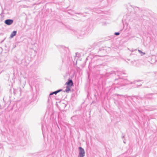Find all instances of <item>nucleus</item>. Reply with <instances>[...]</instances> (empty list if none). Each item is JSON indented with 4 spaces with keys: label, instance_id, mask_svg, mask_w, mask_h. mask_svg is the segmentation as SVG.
<instances>
[{
    "label": "nucleus",
    "instance_id": "nucleus-1",
    "mask_svg": "<svg viewBox=\"0 0 157 157\" xmlns=\"http://www.w3.org/2000/svg\"><path fill=\"white\" fill-rule=\"evenodd\" d=\"M79 149L78 157H84L85 155V151L84 149L81 147H79Z\"/></svg>",
    "mask_w": 157,
    "mask_h": 157
},
{
    "label": "nucleus",
    "instance_id": "nucleus-2",
    "mask_svg": "<svg viewBox=\"0 0 157 157\" xmlns=\"http://www.w3.org/2000/svg\"><path fill=\"white\" fill-rule=\"evenodd\" d=\"M13 22V20L12 19H7L5 21V23L8 25L12 24Z\"/></svg>",
    "mask_w": 157,
    "mask_h": 157
},
{
    "label": "nucleus",
    "instance_id": "nucleus-3",
    "mask_svg": "<svg viewBox=\"0 0 157 157\" xmlns=\"http://www.w3.org/2000/svg\"><path fill=\"white\" fill-rule=\"evenodd\" d=\"M67 86H71L73 85V83L72 80H69L66 83Z\"/></svg>",
    "mask_w": 157,
    "mask_h": 157
},
{
    "label": "nucleus",
    "instance_id": "nucleus-4",
    "mask_svg": "<svg viewBox=\"0 0 157 157\" xmlns=\"http://www.w3.org/2000/svg\"><path fill=\"white\" fill-rule=\"evenodd\" d=\"M17 33V31H13L11 34L10 37L11 38H13L14 36H16Z\"/></svg>",
    "mask_w": 157,
    "mask_h": 157
},
{
    "label": "nucleus",
    "instance_id": "nucleus-5",
    "mask_svg": "<svg viewBox=\"0 0 157 157\" xmlns=\"http://www.w3.org/2000/svg\"><path fill=\"white\" fill-rule=\"evenodd\" d=\"M62 90H57V91H55L53 92L50 94L49 95L51 96V95H52L53 94H56L57 93H59V92L61 91Z\"/></svg>",
    "mask_w": 157,
    "mask_h": 157
},
{
    "label": "nucleus",
    "instance_id": "nucleus-6",
    "mask_svg": "<svg viewBox=\"0 0 157 157\" xmlns=\"http://www.w3.org/2000/svg\"><path fill=\"white\" fill-rule=\"evenodd\" d=\"M71 86H67L66 87L65 91L66 92H68L69 91L71 90Z\"/></svg>",
    "mask_w": 157,
    "mask_h": 157
},
{
    "label": "nucleus",
    "instance_id": "nucleus-7",
    "mask_svg": "<svg viewBox=\"0 0 157 157\" xmlns=\"http://www.w3.org/2000/svg\"><path fill=\"white\" fill-rule=\"evenodd\" d=\"M138 51L139 52V53L140 54L141 56H142L143 55H144L145 54V52H142L140 50H138Z\"/></svg>",
    "mask_w": 157,
    "mask_h": 157
},
{
    "label": "nucleus",
    "instance_id": "nucleus-8",
    "mask_svg": "<svg viewBox=\"0 0 157 157\" xmlns=\"http://www.w3.org/2000/svg\"><path fill=\"white\" fill-rule=\"evenodd\" d=\"M85 34V33L84 32H82L80 35V36H82Z\"/></svg>",
    "mask_w": 157,
    "mask_h": 157
},
{
    "label": "nucleus",
    "instance_id": "nucleus-9",
    "mask_svg": "<svg viewBox=\"0 0 157 157\" xmlns=\"http://www.w3.org/2000/svg\"><path fill=\"white\" fill-rule=\"evenodd\" d=\"M115 35H118L120 34V33L119 32H116L114 33Z\"/></svg>",
    "mask_w": 157,
    "mask_h": 157
},
{
    "label": "nucleus",
    "instance_id": "nucleus-10",
    "mask_svg": "<svg viewBox=\"0 0 157 157\" xmlns=\"http://www.w3.org/2000/svg\"><path fill=\"white\" fill-rule=\"evenodd\" d=\"M134 50H131V51L132 52H133L134 51Z\"/></svg>",
    "mask_w": 157,
    "mask_h": 157
}]
</instances>
